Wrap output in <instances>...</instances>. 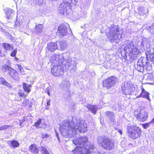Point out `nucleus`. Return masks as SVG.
<instances>
[{"instance_id": "nucleus-41", "label": "nucleus", "mask_w": 154, "mask_h": 154, "mask_svg": "<svg viewBox=\"0 0 154 154\" xmlns=\"http://www.w3.org/2000/svg\"><path fill=\"white\" fill-rule=\"evenodd\" d=\"M17 51L16 50H14L11 53V56L12 57H14L16 54Z\"/></svg>"}, {"instance_id": "nucleus-26", "label": "nucleus", "mask_w": 154, "mask_h": 154, "mask_svg": "<svg viewBox=\"0 0 154 154\" xmlns=\"http://www.w3.org/2000/svg\"><path fill=\"white\" fill-rule=\"evenodd\" d=\"M30 151L34 153H38V149L37 146L35 144H32L29 148Z\"/></svg>"}, {"instance_id": "nucleus-28", "label": "nucleus", "mask_w": 154, "mask_h": 154, "mask_svg": "<svg viewBox=\"0 0 154 154\" xmlns=\"http://www.w3.org/2000/svg\"><path fill=\"white\" fill-rule=\"evenodd\" d=\"M60 85L63 88H68L70 87V83L68 81L63 80L62 81Z\"/></svg>"}, {"instance_id": "nucleus-12", "label": "nucleus", "mask_w": 154, "mask_h": 154, "mask_svg": "<svg viewBox=\"0 0 154 154\" xmlns=\"http://www.w3.org/2000/svg\"><path fill=\"white\" fill-rule=\"evenodd\" d=\"M117 79L116 77L113 76L107 78L103 81V86L107 89H109L116 84L117 82Z\"/></svg>"}, {"instance_id": "nucleus-3", "label": "nucleus", "mask_w": 154, "mask_h": 154, "mask_svg": "<svg viewBox=\"0 0 154 154\" xmlns=\"http://www.w3.org/2000/svg\"><path fill=\"white\" fill-rule=\"evenodd\" d=\"M106 33L107 38L112 43L119 40L122 38L121 31L117 26L113 25L107 28Z\"/></svg>"}, {"instance_id": "nucleus-44", "label": "nucleus", "mask_w": 154, "mask_h": 154, "mask_svg": "<svg viewBox=\"0 0 154 154\" xmlns=\"http://www.w3.org/2000/svg\"><path fill=\"white\" fill-rule=\"evenodd\" d=\"M46 100L47 101V105L48 106H49L50 105V100H48V99H47Z\"/></svg>"}, {"instance_id": "nucleus-48", "label": "nucleus", "mask_w": 154, "mask_h": 154, "mask_svg": "<svg viewBox=\"0 0 154 154\" xmlns=\"http://www.w3.org/2000/svg\"><path fill=\"white\" fill-rule=\"evenodd\" d=\"M150 122L151 123H153L154 124V118Z\"/></svg>"}, {"instance_id": "nucleus-37", "label": "nucleus", "mask_w": 154, "mask_h": 154, "mask_svg": "<svg viewBox=\"0 0 154 154\" xmlns=\"http://www.w3.org/2000/svg\"><path fill=\"white\" fill-rule=\"evenodd\" d=\"M9 127V126L8 125H5L0 127V131L8 129Z\"/></svg>"}, {"instance_id": "nucleus-32", "label": "nucleus", "mask_w": 154, "mask_h": 154, "mask_svg": "<svg viewBox=\"0 0 154 154\" xmlns=\"http://www.w3.org/2000/svg\"><path fill=\"white\" fill-rule=\"evenodd\" d=\"M2 45L4 48L6 50H12L13 49V47L12 45H10L8 43H3Z\"/></svg>"}, {"instance_id": "nucleus-34", "label": "nucleus", "mask_w": 154, "mask_h": 154, "mask_svg": "<svg viewBox=\"0 0 154 154\" xmlns=\"http://www.w3.org/2000/svg\"><path fill=\"white\" fill-rule=\"evenodd\" d=\"M147 29L149 31L150 33L153 34H154V23L151 26H148Z\"/></svg>"}, {"instance_id": "nucleus-21", "label": "nucleus", "mask_w": 154, "mask_h": 154, "mask_svg": "<svg viewBox=\"0 0 154 154\" xmlns=\"http://www.w3.org/2000/svg\"><path fill=\"white\" fill-rule=\"evenodd\" d=\"M48 50L50 52H54L57 49V45L56 42H51L48 43L47 46Z\"/></svg>"}, {"instance_id": "nucleus-16", "label": "nucleus", "mask_w": 154, "mask_h": 154, "mask_svg": "<svg viewBox=\"0 0 154 154\" xmlns=\"http://www.w3.org/2000/svg\"><path fill=\"white\" fill-rule=\"evenodd\" d=\"M137 44L142 51L147 50L150 47L148 40L146 39H142L141 42H138Z\"/></svg>"}, {"instance_id": "nucleus-20", "label": "nucleus", "mask_w": 154, "mask_h": 154, "mask_svg": "<svg viewBox=\"0 0 154 154\" xmlns=\"http://www.w3.org/2000/svg\"><path fill=\"white\" fill-rule=\"evenodd\" d=\"M57 43L58 49L63 51L67 48V44L66 41L63 40L58 42L57 41Z\"/></svg>"}, {"instance_id": "nucleus-25", "label": "nucleus", "mask_w": 154, "mask_h": 154, "mask_svg": "<svg viewBox=\"0 0 154 154\" xmlns=\"http://www.w3.org/2000/svg\"><path fill=\"white\" fill-rule=\"evenodd\" d=\"M44 27L41 24L37 25L35 28V31L38 34L41 33L43 30Z\"/></svg>"}, {"instance_id": "nucleus-35", "label": "nucleus", "mask_w": 154, "mask_h": 154, "mask_svg": "<svg viewBox=\"0 0 154 154\" xmlns=\"http://www.w3.org/2000/svg\"><path fill=\"white\" fill-rule=\"evenodd\" d=\"M16 68H17L20 71V73L22 74H25L24 72L23 71V68L21 67L20 65L19 64H17L16 65Z\"/></svg>"}, {"instance_id": "nucleus-42", "label": "nucleus", "mask_w": 154, "mask_h": 154, "mask_svg": "<svg viewBox=\"0 0 154 154\" xmlns=\"http://www.w3.org/2000/svg\"><path fill=\"white\" fill-rule=\"evenodd\" d=\"M49 136L47 134H43L42 135V138H48Z\"/></svg>"}, {"instance_id": "nucleus-6", "label": "nucleus", "mask_w": 154, "mask_h": 154, "mask_svg": "<svg viewBox=\"0 0 154 154\" xmlns=\"http://www.w3.org/2000/svg\"><path fill=\"white\" fill-rule=\"evenodd\" d=\"M9 60H7L6 63L2 67V69L3 72L8 71V73L13 79L16 81H18L19 79L18 73L15 69L12 68L10 66Z\"/></svg>"}, {"instance_id": "nucleus-10", "label": "nucleus", "mask_w": 154, "mask_h": 154, "mask_svg": "<svg viewBox=\"0 0 154 154\" xmlns=\"http://www.w3.org/2000/svg\"><path fill=\"white\" fill-rule=\"evenodd\" d=\"M68 26V24L66 23L65 25L61 24L58 27L57 33L60 37L72 35V33L70 28L68 31H67V26Z\"/></svg>"}, {"instance_id": "nucleus-7", "label": "nucleus", "mask_w": 154, "mask_h": 154, "mask_svg": "<svg viewBox=\"0 0 154 154\" xmlns=\"http://www.w3.org/2000/svg\"><path fill=\"white\" fill-rule=\"evenodd\" d=\"M149 63L147 62L146 59L144 57H141L138 60L137 66L136 67V69L141 72L144 71V68L149 70L151 67L149 66Z\"/></svg>"}, {"instance_id": "nucleus-33", "label": "nucleus", "mask_w": 154, "mask_h": 154, "mask_svg": "<svg viewBox=\"0 0 154 154\" xmlns=\"http://www.w3.org/2000/svg\"><path fill=\"white\" fill-rule=\"evenodd\" d=\"M8 143H10L13 147H17L19 145V143L17 141L15 140L9 141L8 142Z\"/></svg>"}, {"instance_id": "nucleus-30", "label": "nucleus", "mask_w": 154, "mask_h": 154, "mask_svg": "<svg viewBox=\"0 0 154 154\" xmlns=\"http://www.w3.org/2000/svg\"><path fill=\"white\" fill-rule=\"evenodd\" d=\"M2 83L5 86H7L9 88L11 87V85L8 83L3 78L0 77V84Z\"/></svg>"}, {"instance_id": "nucleus-22", "label": "nucleus", "mask_w": 154, "mask_h": 154, "mask_svg": "<svg viewBox=\"0 0 154 154\" xmlns=\"http://www.w3.org/2000/svg\"><path fill=\"white\" fill-rule=\"evenodd\" d=\"M138 14L141 17L142 16L145 18L148 13V9H145L142 7H140L138 8Z\"/></svg>"}, {"instance_id": "nucleus-15", "label": "nucleus", "mask_w": 154, "mask_h": 154, "mask_svg": "<svg viewBox=\"0 0 154 154\" xmlns=\"http://www.w3.org/2000/svg\"><path fill=\"white\" fill-rule=\"evenodd\" d=\"M88 140L87 137H82L77 139L72 140L73 143L75 145H78L79 146H86V144Z\"/></svg>"}, {"instance_id": "nucleus-45", "label": "nucleus", "mask_w": 154, "mask_h": 154, "mask_svg": "<svg viewBox=\"0 0 154 154\" xmlns=\"http://www.w3.org/2000/svg\"><path fill=\"white\" fill-rule=\"evenodd\" d=\"M152 77L151 75H149L147 76L148 78L150 80H151V78Z\"/></svg>"}, {"instance_id": "nucleus-17", "label": "nucleus", "mask_w": 154, "mask_h": 154, "mask_svg": "<svg viewBox=\"0 0 154 154\" xmlns=\"http://www.w3.org/2000/svg\"><path fill=\"white\" fill-rule=\"evenodd\" d=\"M146 58L148 61L149 60L153 63L154 64V48H151L146 52Z\"/></svg>"}, {"instance_id": "nucleus-14", "label": "nucleus", "mask_w": 154, "mask_h": 154, "mask_svg": "<svg viewBox=\"0 0 154 154\" xmlns=\"http://www.w3.org/2000/svg\"><path fill=\"white\" fill-rule=\"evenodd\" d=\"M135 117L139 120L144 122L146 120L148 117V114L143 110H137L134 112Z\"/></svg>"}, {"instance_id": "nucleus-5", "label": "nucleus", "mask_w": 154, "mask_h": 154, "mask_svg": "<svg viewBox=\"0 0 154 154\" xmlns=\"http://www.w3.org/2000/svg\"><path fill=\"white\" fill-rule=\"evenodd\" d=\"M97 142L99 145L106 150H110L114 148V142L106 136L102 135L98 137Z\"/></svg>"}, {"instance_id": "nucleus-29", "label": "nucleus", "mask_w": 154, "mask_h": 154, "mask_svg": "<svg viewBox=\"0 0 154 154\" xmlns=\"http://www.w3.org/2000/svg\"><path fill=\"white\" fill-rule=\"evenodd\" d=\"M38 153L39 154H48L47 149L44 146H41L38 149Z\"/></svg>"}, {"instance_id": "nucleus-27", "label": "nucleus", "mask_w": 154, "mask_h": 154, "mask_svg": "<svg viewBox=\"0 0 154 154\" xmlns=\"http://www.w3.org/2000/svg\"><path fill=\"white\" fill-rule=\"evenodd\" d=\"M78 2V0H63V2H65L67 5L71 6V4L75 5Z\"/></svg>"}, {"instance_id": "nucleus-36", "label": "nucleus", "mask_w": 154, "mask_h": 154, "mask_svg": "<svg viewBox=\"0 0 154 154\" xmlns=\"http://www.w3.org/2000/svg\"><path fill=\"white\" fill-rule=\"evenodd\" d=\"M151 124V123L150 122L147 123L143 124L142 125L144 128L146 129L149 127Z\"/></svg>"}, {"instance_id": "nucleus-51", "label": "nucleus", "mask_w": 154, "mask_h": 154, "mask_svg": "<svg viewBox=\"0 0 154 154\" xmlns=\"http://www.w3.org/2000/svg\"><path fill=\"white\" fill-rule=\"evenodd\" d=\"M152 2V3L154 4V0H150Z\"/></svg>"}, {"instance_id": "nucleus-18", "label": "nucleus", "mask_w": 154, "mask_h": 154, "mask_svg": "<svg viewBox=\"0 0 154 154\" xmlns=\"http://www.w3.org/2000/svg\"><path fill=\"white\" fill-rule=\"evenodd\" d=\"M4 10L8 19H12L14 17L15 11L13 9L9 8H6Z\"/></svg>"}, {"instance_id": "nucleus-43", "label": "nucleus", "mask_w": 154, "mask_h": 154, "mask_svg": "<svg viewBox=\"0 0 154 154\" xmlns=\"http://www.w3.org/2000/svg\"><path fill=\"white\" fill-rule=\"evenodd\" d=\"M15 25L16 26H18L19 25V22L17 20L15 23Z\"/></svg>"}, {"instance_id": "nucleus-52", "label": "nucleus", "mask_w": 154, "mask_h": 154, "mask_svg": "<svg viewBox=\"0 0 154 154\" xmlns=\"http://www.w3.org/2000/svg\"><path fill=\"white\" fill-rule=\"evenodd\" d=\"M75 68H76V67H74L73 69H75Z\"/></svg>"}, {"instance_id": "nucleus-50", "label": "nucleus", "mask_w": 154, "mask_h": 154, "mask_svg": "<svg viewBox=\"0 0 154 154\" xmlns=\"http://www.w3.org/2000/svg\"><path fill=\"white\" fill-rule=\"evenodd\" d=\"M56 136H57V138L58 140L59 141V136H58L57 134H56Z\"/></svg>"}, {"instance_id": "nucleus-46", "label": "nucleus", "mask_w": 154, "mask_h": 154, "mask_svg": "<svg viewBox=\"0 0 154 154\" xmlns=\"http://www.w3.org/2000/svg\"><path fill=\"white\" fill-rule=\"evenodd\" d=\"M118 131L119 133L121 134L122 135V132L121 130H118Z\"/></svg>"}, {"instance_id": "nucleus-13", "label": "nucleus", "mask_w": 154, "mask_h": 154, "mask_svg": "<svg viewBox=\"0 0 154 154\" xmlns=\"http://www.w3.org/2000/svg\"><path fill=\"white\" fill-rule=\"evenodd\" d=\"M58 11L59 13L62 14H66L68 15L71 11V6L65 2H62L58 7Z\"/></svg>"}, {"instance_id": "nucleus-39", "label": "nucleus", "mask_w": 154, "mask_h": 154, "mask_svg": "<svg viewBox=\"0 0 154 154\" xmlns=\"http://www.w3.org/2000/svg\"><path fill=\"white\" fill-rule=\"evenodd\" d=\"M42 120L41 119H39L38 121L35 122V126L38 128L40 124L41 123V121Z\"/></svg>"}, {"instance_id": "nucleus-8", "label": "nucleus", "mask_w": 154, "mask_h": 154, "mask_svg": "<svg viewBox=\"0 0 154 154\" xmlns=\"http://www.w3.org/2000/svg\"><path fill=\"white\" fill-rule=\"evenodd\" d=\"M94 147L93 145H91V147L79 146L76 147L72 152L74 154H88L92 152Z\"/></svg>"}, {"instance_id": "nucleus-40", "label": "nucleus", "mask_w": 154, "mask_h": 154, "mask_svg": "<svg viewBox=\"0 0 154 154\" xmlns=\"http://www.w3.org/2000/svg\"><path fill=\"white\" fill-rule=\"evenodd\" d=\"M29 103V100L28 99H26L24 100L23 104L24 106H26L28 105Z\"/></svg>"}, {"instance_id": "nucleus-47", "label": "nucleus", "mask_w": 154, "mask_h": 154, "mask_svg": "<svg viewBox=\"0 0 154 154\" xmlns=\"http://www.w3.org/2000/svg\"><path fill=\"white\" fill-rule=\"evenodd\" d=\"M125 140H124L123 141H122L121 143V145H123V146H124L125 145V144H123V143H125Z\"/></svg>"}, {"instance_id": "nucleus-2", "label": "nucleus", "mask_w": 154, "mask_h": 154, "mask_svg": "<svg viewBox=\"0 0 154 154\" xmlns=\"http://www.w3.org/2000/svg\"><path fill=\"white\" fill-rule=\"evenodd\" d=\"M63 54H53L51 58V63H58L57 65H54L51 69V74L55 76H60L63 73L64 67L67 69L71 66L72 59L68 58L67 60H64Z\"/></svg>"}, {"instance_id": "nucleus-19", "label": "nucleus", "mask_w": 154, "mask_h": 154, "mask_svg": "<svg viewBox=\"0 0 154 154\" xmlns=\"http://www.w3.org/2000/svg\"><path fill=\"white\" fill-rule=\"evenodd\" d=\"M106 117L111 122H114L116 121L115 115L112 112L107 111L105 112Z\"/></svg>"}, {"instance_id": "nucleus-1", "label": "nucleus", "mask_w": 154, "mask_h": 154, "mask_svg": "<svg viewBox=\"0 0 154 154\" xmlns=\"http://www.w3.org/2000/svg\"><path fill=\"white\" fill-rule=\"evenodd\" d=\"M87 130L86 123L81 119H75L70 122L64 121L59 128L61 135L69 138L75 137L78 132L84 133Z\"/></svg>"}, {"instance_id": "nucleus-23", "label": "nucleus", "mask_w": 154, "mask_h": 154, "mask_svg": "<svg viewBox=\"0 0 154 154\" xmlns=\"http://www.w3.org/2000/svg\"><path fill=\"white\" fill-rule=\"evenodd\" d=\"M142 91L141 93L137 97L138 98L140 97H142L147 99L149 101H150V100L149 97V93L145 91L143 88H142Z\"/></svg>"}, {"instance_id": "nucleus-38", "label": "nucleus", "mask_w": 154, "mask_h": 154, "mask_svg": "<svg viewBox=\"0 0 154 154\" xmlns=\"http://www.w3.org/2000/svg\"><path fill=\"white\" fill-rule=\"evenodd\" d=\"M18 95L20 97H25L26 96V95L25 94L23 91L19 92L18 93Z\"/></svg>"}, {"instance_id": "nucleus-53", "label": "nucleus", "mask_w": 154, "mask_h": 154, "mask_svg": "<svg viewBox=\"0 0 154 154\" xmlns=\"http://www.w3.org/2000/svg\"><path fill=\"white\" fill-rule=\"evenodd\" d=\"M15 1H17L18 0H14Z\"/></svg>"}, {"instance_id": "nucleus-9", "label": "nucleus", "mask_w": 154, "mask_h": 154, "mask_svg": "<svg viewBox=\"0 0 154 154\" xmlns=\"http://www.w3.org/2000/svg\"><path fill=\"white\" fill-rule=\"evenodd\" d=\"M132 129L128 130V136L132 139H136L139 137L141 134V130L137 126H131Z\"/></svg>"}, {"instance_id": "nucleus-11", "label": "nucleus", "mask_w": 154, "mask_h": 154, "mask_svg": "<svg viewBox=\"0 0 154 154\" xmlns=\"http://www.w3.org/2000/svg\"><path fill=\"white\" fill-rule=\"evenodd\" d=\"M122 90L124 94L130 95L135 90L133 85L129 82H125L122 85Z\"/></svg>"}, {"instance_id": "nucleus-49", "label": "nucleus", "mask_w": 154, "mask_h": 154, "mask_svg": "<svg viewBox=\"0 0 154 154\" xmlns=\"http://www.w3.org/2000/svg\"><path fill=\"white\" fill-rule=\"evenodd\" d=\"M50 91L49 90H48V91H47V94H48V95H49V96H50Z\"/></svg>"}, {"instance_id": "nucleus-4", "label": "nucleus", "mask_w": 154, "mask_h": 154, "mask_svg": "<svg viewBox=\"0 0 154 154\" xmlns=\"http://www.w3.org/2000/svg\"><path fill=\"white\" fill-rule=\"evenodd\" d=\"M123 46L125 54H128L132 59L137 58L139 50L133 42L130 41H125L124 43Z\"/></svg>"}, {"instance_id": "nucleus-24", "label": "nucleus", "mask_w": 154, "mask_h": 154, "mask_svg": "<svg viewBox=\"0 0 154 154\" xmlns=\"http://www.w3.org/2000/svg\"><path fill=\"white\" fill-rule=\"evenodd\" d=\"M86 106L88 109L91 110V112L94 114L96 113L97 110L98 109L97 106L96 105L88 104Z\"/></svg>"}, {"instance_id": "nucleus-31", "label": "nucleus", "mask_w": 154, "mask_h": 154, "mask_svg": "<svg viewBox=\"0 0 154 154\" xmlns=\"http://www.w3.org/2000/svg\"><path fill=\"white\" fill-rule=\"evenodd\" d=\"M31 86L26 83H23V88L25 92L29 93L31 91L30 88Z\"/></svg>"}]
</instances>
